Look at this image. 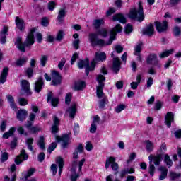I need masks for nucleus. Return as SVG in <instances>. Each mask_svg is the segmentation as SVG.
Wrapping results in <instances>:
<instances>
[{"label": "nucleus", "mask_w": 181, "mask_h": 181, "mask_svg": "<svg viewBox=\"0 0 181 181\" xmlns=\"http://www.w3.org/2000/svg\"><path fill=\"white\" fill-rule=\"evenodd\" d=\"M122 32V27L121 24H117L116 26L110 31V37L108 43L105 44V41L103 39H98V35L102 36V37H107L108 36V31L105 28H101L98 30L97 33H91L88 35V41L90 45L95 46H105L112 45V41L115 40V36L117 33H121Z\"/></svg>", "instance_id": "obj_1"}, {"label": "nucleus", "mask_w": 181, "mask_h": 181, "mask_svg": "<svg viewBox=\"0 0 181 181\" xmlns=\"http://www.w3.org/2000/svg\"><path fill=\"white\" fill-rule=\"evenodd\" d=\"M156 29L158 33H163V32H166L168 30V23L166 21H156Z\"/></svg>", "instance_id": "obj_10"}, {"label": "nucleus", "mask_w": 181, "mask_h": 181, "mask_svg": "<svg viewBox=\"0 0 181 181\" xmlns=\"http://www.w3.org/2000/svg\"><path fill=\"white\" fill-rule=\"evenodd\" d=\"M37 145L39 146V148H40L42 150L45 149V148H46V146L45 145V136H40Z\"/></svg>", "instance_id": "obj_37"}, {"label": "nucleus", "mask_w": 181, "mask_h": 181, "mask_svg": "<svg viewBox=\"0 0 181 181\" xmlns=\"http://www.w3.org/2000/svg\"><path fill=\"white\" fill-rule=\"evenodd\" d=\"M93 148V144H91V142L90 141H87L86 142V145L85 146V149H86V151H92Z\"/></svg>", "instance_id": "obj_62"}, {"label": "nucleus", "mask_w": 181, "mask_h": 181, "mask_svg": "<svg viewBox=\"0 0 181 181\" xmlns=\"http://www.w3.org/2000/svg\"><path fill=\"white\" fill-rule=\"evenodd\" d=\"M124 110H125V105L124 104L119 105L115 107V111L117 114H119V112L124 111Z\"/></svg>", "instance_id": "obj_49"}, {"label": "nucleus", "mask_w": 181, "mask_h": 181, "mask_svg": "<svg viewBox=\"0 0 181 181\" xmlns=\"http://www.w3.org/2000/svg\"><path fill=\"white\" fill-rule=\"evenodd\" d=\"M111 165V168L112 170H118V163L115 162V158L114 157H109L108 159L106 160L105 168V169H108L110 168V165Z\"/></svg>", "instance_id": "obj_8"}, {"label": "nucleus", "mask_w": 181, "mask_h": 181, "mask_svg": "<svg viewBox=\"0 0 181 181\" xmlns=\"http://www.w3.org/2000/svg\"><path fill=\"white\" fill-rule=\"evenodd\" d=\"M56 163L57 165H59V175H62V172H63V166H64V162H63V158L62 157H58L56 158Z\"/></svg>", "instance_id": "obj_32"}, {"label": "nucleus", "mask_w": 181, "mask_h": 181, "mask_svg": "<svg viewBox=\"0 0 181 181\" xmlns=\"http://www.w3.org/2000/svg\"><path fill=\"white\" fill-rule=\"evenodd\" d=\"M36 172V169L35 168H30L28 171L27 174L24 175L25 179L27 180L28 177H30Z\"/></svg>", "instance_id": "obj_47"}, {"label": "nucleus", "mask_w": 181, "mask_h": 181, "mask_svg": "<svg viewBox=\"0 0 181 181\" xmlns=\"http://www.w3.org/2000/svg\"><path fill=\"white\" fill-rule=\"evenodd\" d=\"M46 63H47V56L42 55L40 58V65H41L42 67H45Z\"/></svg>", "instance_id": "obj_38"}, {"label": "nucleus", "mask_w": 181, "mask_h": 181, "mask_svg": "<svg viewBox=\"0 0 181 181\" xmlns=\"http://www.w3.org/2000/svg\"><path fill=\"white\" fill-rule=\"evenodd\" d=\"M104 23V19H96L93 21V25L95 29H98Z\"/></svg>", "instance_id": "obj_40"}, {"label": "nucleus", "mask_w": 181, "mask_h": 181, "mask_svg": "<svg viewBox=\"0 0 181 181\" xmlns=\"http://www.w3.org/2000/svg\"><path fill=\"white\" fill-rule=\"evenodd\" d=\"M16 117L18 121H25L28 117V111L24 109H21L17 112Z\"/></svg>", "instance_id": "obj_18"}, {"label": "nucleus", "mask_w": 181, "mask_h": 181, "mask_svg": "<svg viewBox=\"0 0 181 181\" xmlns=\"http://www.w3.org/2000/svg\"><path fill=\"white\" fill-rule=\"evenodd\" d=\"M96 81H98V87H105V76L102 74L97 75Z\"/></svg>", "instance_id": "obj_26"}, {"label": "nucleus", "mask_w": 181, "mask_h": 181, "mask_svg": "<svg viewBox=\"0 0 181 181\" xmlns=\"http://www.w3.org/2000/svg\"><path fill=\"white\" fill-rule=\"evenodd\" d=\"M7 100L10 104V107L12 110H16V104L15 103V99L12 95H7Z\"/></svg>", "instance_id": "obj_29"}, {"label": "nucleus", "mask_w": 181, "mask_h": 181, "mask_svg": "<svg viewBox=\"0 0 181 181\" xmlns=\"http://www.w3.org/2000/svg\"><path fill=\"white\" fill-rule=\"evenodd\" d=\"M28 159H29V155L26 153V151L25 149H22L20 154L15 158V163L16 165H21L23 160H28Z\"/></svg>", "instance_id": "obj_7"}, {"label": "nucleus", "mask_w": 181, "mask_h": 181, "mask_svg": "<svg viewBox=\"0 0 181 181\" xmlns=\"http://www.w3.org/2000/svg\"><path fill=\"white\" fill-rule=\"evenodd\" d=\"M112 69L115 73H118L121 69V59L118 57L113 58Z\"/></svg>", "instance_id": "obj_15"}, {"label": "nucleus", "mask_w": 181, "mask_h": 181, "mask_svg": "<svg viewBox=\"0 0 181 181\" xmlns=\"http://www.w3.org/2000/svg\"><path fill=\"white\" fill-rule=\"evenodd\" d=\"M132 25L131 24H127L126 27L124 28V32L125 33H131L132 32Z\"/></svg>", "instance_id": "obj_58"}, {"label": "nucleus", "mask_w": 181, "mask_h": 181, "mask_svg": "<svg viewBox=\"0 0 181 181\" xmlns=\"http://www.w3.org/2000/svg\"><path fill=\"white\" fill-rule=\"evenodd\" d=\"M25 144L29 151H30L31 152H33V147L32 146V145H33V138L27 139L25 141Z\"/></svg>", "instance_id": "obj_35"}, {"label": "nucleus", "mask_w": 181, "mask_h": 181, "mask_svg": "<svg viewBox=\"0 0 181 181\" xmlns=\"http://www.w3.org/2000/svg\"><path fill=\"white\" fill-rule=\"evenodd\" d=\"M26 75L29 78L33 76V68L28 67L25 69Z\"/></svg>", "instance_id": "obj_51"}, {"label": "nucleus", "mask_w": 181, "mask_h": 181, "mask_svg": "<svg viewBox=\"0 0 181 181\" xmlns=\"http://www.w3.org/2000/svg\"><path fill=\"white\" fill-rule=\"evenodd\" d=\"M96 88V95L98 98H104V97H107L105 96V94H104V91H103L104 86H97Z\"/></svg>", "instance_id": "obj_30"}, {"label": "nucleus", "mask_w": 181, "mask_h": 181, "mask_svg": "<svg viewBox=\"0 0 181 181\" xmlns=\"http://www.w3.org/2000/svg\"><path fill=\"white\" fill-rule=\"evenodd\" d=\"M11 180L9 178L8 175L4 176V181H16V173H15V170H16V165L15 164H13L11 167Z\"/></svg>", "instance_id": "obj_16"}, {"label": "nucleus", "mask_w": 181, "mask_h": 181, "mask_svg": "<svg viewBox=\"0 0 181 181\" xmlns=\"http://www.w3.org/2000/svg\"><path fill=\"white\" fill-rule=\"evenodd\" d=\"M148 160H149L148 173H150L151 176H153V175H155V165L152 164V160L154 165L158 166V165H160V162H162V155L159 154L156 156L150 155L148 156Z\"/></svg>", "instance_id": "obj_5"}, {"label": "nucleus", "mask_w": 181, "mask_h": 181, "mask_svg": "<svg viewBox=\"0 0 181 181\" xmlns=\"http://www.w3.org/2000/svg\"><path fill=\"white\" fill-rule=\"evenodd\" d=\"M31 132V134H36L37 132H39L40 131V127L38 126L33 127L30 129H28Z\"/></svg>", "instance_id": "obj_54"}, {"label": "nucleus", "mask_w": 181, "mask_h": 181, "mask_svg": "<svg viewBox=\"0 0 181 181\" xmlns=\"http://www.w3.org/2000/svg\"><path fill=\"white\" fill-rule=\"evenodd\" d=\"M173 53V49L167 50L160 54V59H163L165 57H168V56H169L170 54H172Z\"/></svg>", "instance_id": "obj_46"}, {"label": "nucleus", "mask_w": 181, "mask_h": 181, "mask_svg": "<svg viewBox=\"0 0 181 181\" xmlns=\"http://www.w3.org/2000/svg\"><path fill=\"white\" fill-rule=\"evenodd\" d=\"M164 162L166 163L168 168H170L173 165V162L172 161V159H170V157L168 154L165 156Z\"/></svg>", "instance_id": "obj_42"}, {"label": "nucleus", "mask_w": 181, "mask_h": 181, "mask_svg": "<svg viewBox=\"0 0 181 181\" xmlns=\"http://www.w3.org/2000/svg\"><path fill=\"white\" fill-rule=\"evenodd\" d=\"M66 112H69L70 118H74L76 116V112H77V105L74 104L70 107L67 110Z\"/></svg>", "instance_id": "obj_25"}, {"label": "nucleus", "mask_w": 181, "mask_h": 181, "mask_svg": "<svg viewBox=\"0 0 181 181\" xmlns=\"http://www.w3.org/2000/svg\"><path fill=\"white\" fill-rule=\"evenodd\" d=\"M64 64H66V59L62 58L58 64V68L60 70H63V67H64Z\"/></svg>", "instance_id": "obj_56"}, {"label": "nucleus", "mask_w": 181, "mask_h": 181, "mask_svg": "<svg viewBox=\"0 0 181 181\" xmlns=\"http://www.w3.org/2000/svg\"><path fill=\"white\" fill-rule=\"evenodd\" d=\"M77 165V161H74L73 163V167L71 169V181H77V179L80 177V175L76 173V169L74 168Z\"/></svg>", "instance_id": "obj_20"}, {"label": "nucleus", "mask_w": 181, "mask_h": 181, "mask_svg": "<svg viewBox=\"0 0 181 181\" xmlns=\"http://www.w3.org/2000/svg\"><path fill=\"white\" fill-rule=\"evenodd\" d=\"M52 81L51 82L52 86H59L62 83V75L56 71H53L52 73Z\"/></svg>", "instance_id": "obj_9"}, {"label": "nucleus", "mask_w": 181, "mask_h": 181, "mask_svg": "<svg viewBox=\"0 0 181 181\" xmlns=\"http://www.w3.org/2000/svg\"><path fill=\"white\" fill-rule=\"evenodd\" d=\"M53 119V125L51 128V131L52 134H57L59 132V127L60 125V119L57 118V117L54 116L52 117Z\"/></svg>", "instance_id": "obj_13"}, {"label": "nucleus", "mask_w": 181, "mask_h": 181, "mask_svg": "<svg viewBox=\"0 0 181 181\" xmlns=\"http://www.w3.org/2000/svg\"><path fill=\"white\" fill-rule=\"evenodd\" d=\"M155 32V27L153 24H149L146 28L143 29V35H146L147 36H152Z\"/></svg>", "instance_id": "obj_19"}, {"label": "nucleus", "mask_w": 181, "mask_h": 181, "mask_svg": "<svg viewBox=\"0 0 181 181\" xmlns=\"http://www.w3.org/2000/svg\"><path fill=\"white\" fill-rule=\"evenodd\" d=\"M51 172L54 176L56 175V173H57V165L56 164H52L51 165Z\"/></svg>", "instance_id": "obj_63"}, {"label": "nucleus", "mask_w": 181, "mask_h": 181, "mask_svg": "<svg viewBox=\"0 0 181 181\" xmlns=\"http://www.w3.org/2000/svg\"><path fill=\"white\" fill-rule=\"evenodd\" d=\"M57 142H62V146L64 149L67 148V146L70 144V136L68 134H63L62 136H55Z\"/></svg>", "instance_id": "obj_6"}, {"label": "nucleus", "mask_w": 181, "mask_h": 181, "mask_svg": "<svg viewBox=\"0 0 181 181\" xmlns=\"http://www.w3.org/2000/svg\"><path fill=\"white\" fill-rule=\"evenodd\" d=\"M43 86H45L43 78L39 77L37 81L35 83L34 90L35 93H40V91L43 90Z\"/></svg>", "instance_id": "obj_12"}, {"label": "nucleus", "mask_w": 181, "mask_h": 181, "mask_svg": "<svg viewBox=\"0 0 181 181\" xmlns=\"http://www.w3.org/2000/svg\"><path fill=\"white\" fill-rule=\"evenodd\" d=\"M146 149L147 152H152L153 151V144L149 140L146 141Z\"/></svg>", "instance_id": "obj_39"}, {"label": "nucleus", "mask_w": 181, "mask_h": 181, "mask_svg": "<svg viewBox=\"0 0 181 181\" xmlns=\"http://www.w3.org/2000/svg\"><path fill=\"white\" fill-rule=\"evenodd\" d=\"M35 32H36V28H33L31 30H30V32L28 33V35H27V37L24 43L22 42V37H17L15 45L16 47L18 49V50L25 53V52H26L25 47H30V46L34 45Z\"/></svg>", "instance_id": "obj_3"}, {"label": "nucleus", "mask_w": 181, "mask_h": 181, "mask_svg": "<svg viewBox=\"0 0 181 181\" xmlns=\"http://www.w3.org/2000/svg\"><path fill=\"white\" fill-rule=\"evenodd\" d=\"M8 28L6 26H4L3 28V30H1V33H0V42L2 45H4V43H6V35H8Z\"/></svg>", "instance_id": "obj_22"}, {"label": "nucleus", "mask_w": 181, "mask_h": 181, "mask_svg": "<svg viewBox=\"0 0 181 181\" xmlns=\"http://www.w3.org/2000/svg\"><path fill=\"white\" fill-rule=\"evenodd\" d=\"M108 104V98L104 97L99 101V108L104 110L105 105Z\"/></svg>", "instance_id": "obj_33"}, {"label": "nucleus", "mask_w": 181, "mask_h": 181, "mask_svg": "<svg viewBox=\"0 0 181 181\" xmlns=\"http://www.w3.org/2000/svg\"><path fill=\"white\" fill-rule=\"evenodd\" d=\"M130 19H137L139 22H142L145 17L144 16V8L142 7V2L139 3V9L133 8L130 11L129 14Z\"/></svg>", "instance_id": "obj_4"}, {"label": "nucleus", "mask_w": 181, "mask_h": 181, "mask_svg": "<svg viewBox=\"0 0 181 181\" xmlns=\"http://www.w3.org/2000/svg\"><path fill=\"white\" fill-rule=\"evenodd\" d=\"M16 25L19 30H25V21L19 17H16Z\"/></svg>", "instance_id": "obj_24"}, {"label": "nucleus", "mask_w": 181, "mask_h": 181, "mask_svg": "<svg viewBox=\"0 0 181 181\" xmlns=\"http://www.w3.org/2000/svg\"><path fill=\"white\" fill-rule=\"evenodd\" d=\"M41 25H42L45 27L49 25V20L47 19V18L46 17L42 18L41 21Z\"/></svg>", "instance_id": "obj_64"}, {"label": "nucleus", "mask_w": 181, "mask_h": 181, "mask_svg": "<svg viewBox=\"0 0 181 181\" xmlns=\"http://www.w3.org/2000/svg\"><path fill=\"white\" fill-rule=\"evenodd\" d=\"M21 90L24 91L26 95H32V90H30V83L27 80L21 81Z\"/></svg>", "instance_id": "obj_11"}, {"label": "nucleus", "mask_w": 181, "mask_h": 181, "mask_svg": "<svg viewBox=\"0 0 181 181\" xmlns=\"http://www.w3.org/2000/svg\"><path fill=\"white\" fill-rule=\"evenodd\" d=\"M144 44L142 42H137L136 46L134 47V55H139L141 54V52H142V45Z\"/></svg>", "instance_id": "obj_31"}, {"label": "nucleus", "mask_w": 181, "mask_h": 181, "mask_svg": "<svg viewBox=\"0 0 181 181\" xmlns=\"http://www.w3.org/2000/svg\"><path fill=\"white\" fill-rule=\"evenodd\" d=\"M18 101L19 105H21L22 107L28 105V104H29V102L25 98L20 97L18 98Z\"/></svg>", "instance_id": "obj_43"}, {"label": "nucleus", "mask_w": 181, "mask_h": 181, "mask_svg": "<svg viewBox=\"0 0 181 181\" xmlns=\"http://www.w3.org/2000/svg\"><path fill=\"white\" fill-rule=\"evenodd\" d=\"M73 46L74 49L77 50L78 47H80V40L79 39H76L73 41Z\"/></svg>", "instance_id": "obj_59"}, {"label": "nucleus", "mask_w": 181, "mask_h": 181, "mask_svg": "<svg viewBox=\"0 0 181 181\" xmlns=\"http://www.w3.org/2000/svg\"><path fill=\"white\" fill-rule=\"evenodd\" d=\"M28 63V57H23L17 59L16 64L18 67H22V66H25Z\"/></svg>", "instance_id": "obj_28"}, {"label": "nucleus", "mask_w": 181, "mask_h": 181, "mask_svg": "<svg viewBox=\"0 0 181 181\" xmlns=\"http://www.w3.org/2000/svg\"><path fill=\"white\" fill-rule=\"evenodd\" d=\"M90 132L91 134H95L97 132V124L92 123L90 124Z\"/></svg>", "instance_id": "obj_53"}, {"label": "nucleus", "mask_w": 181, "mask_h": 181, "mask_svg": "<svg viewBox=\"0 0 181 181\" xmlns=\"http://www.w3.org/2000/svg\"><path fill=\"white\" fill-rule=\"evenodd\" d=\"M64 36V33L63 31L60 30V31H59L56 39L58 42H60L63 40Z\"/></svg>", "instance_id": "obj_55"}, {"label": "nucleus", "mask_w": 181, "mask_h": 181, "mask_svg": "<svg viewBox=\"0 0 181 181\" xmlns=\"http://www.w3.org/2000/svg\"><path fill=\"white\" fill-rule=\"evenodd\" d=\"M175 121V115L172 112H167L165 116V122L168 128H170L172 126V122Z\"/></svg>", "instance_id": "obj_14"}, {"label": "nucleus", "mask_w": 181, "mask_h": 181, "mask_svg": "<svg viewBox=\"0 0 181 181\" xmlns=\"http://www.w3.org/2000/svg\"><path fill=\"white\" fill-rule=\"evenodd\" d=\"M54 8H56V2L49 1L47 4V8L49 11H54Z\"/></svg>", "instance_id": "obj_50"}, {"label": "nucleus", "mask_w": 181, "mask_h": 181, "mask_svg": "<svg viewBox=\"0 0 181 181\" xmlns=\"http://www.w3.org/2000/svg\"><path fill=\"white\" fill-rule=\"evenodd\" d=\"M79 131H80V126L78 125V124L75 123L74 125V135H78Z\"/></svg>", "instance_id": "obj_60"}, {"label": "nucleus", "mask_w": 181, "mask_h": 181, "mask_svg": "<svg viewBox=\"0 0 181 181\" xmlns=\"http://www.w3.org/2000/svg\"><path fill=\"white\" fill-rule=\"evenodd\" d=\"M112 21H119L120 23H127V18L122 13H117L113 16Z\"/></svg>", "instance_id": "obj_23"}, {"label": "nucleus", "mask_w": 181, "mask_h": 181, "mask_svg": "<svg viewBox=\"0 0 181 181\" xmlns=\"http://www.w3.org/2000/svg\"><path fill=\"white\" fill-rule=\"evenodd\" d=\"M51 101L52 107H57L59 104V98H53V93L49 92L47 94V102Z\"/></svg>", "instance_id": "obj_17"}, {"label": "nucleus", "mask_w": 181, "mask_h": 181, "mask_svg": "<svg viewBox=\"0 0 181 181\" xmlns=\"http://www.w3.org/2000/svg\"><path fill=\"white\" fill-rule=\"evenodd\" d=\"M71 97H72V95L71 93H68L66 94V96L65 98V103L66 104H70L71 101Z\"/></svg>", "instance_id": "obj_61"}, {"label": "nucleus", "mask_w": 181, "mask_h": 181, "mask_svg": "<svg viewBox=\"0 0 181 181\" xmlns=\"http://www.w3.org/2000/svg\"><path fill=\"white\" fill-rule=\"evenodd\" d=\"M86 87V83L84 81H78L75 83V90H83Z\"/></svg>", "instance_id": "obj_36"}, {"label": "nucleus", "mask_w": 181, "mask_h": 181, "mask_svg": "<svg viewBox=\"0 0 181 181\" xmlns=\"http://www.w3.org/2000/svg\"><path fill=\"white\" fill-rule=\"evenodd\" d=\"M107 59V54L105 52H95V59L90 62L88 59L85 60H81L78 62V66L79 69H83L85 67L86 76H88V73L90 71H93L94 69H95V64H97V62H105Z\"/></svg>", "instance_id": "obj_2"}, {"label": "nucleus", "mask_w": 181, "mask_h": 181, "mask_svg": "<svg viewBox=\"0 0 181 181\" xmlns=\"http://www.w3.org/2000/svg\"><path fill=\"white\" fill-rule=\"evenodd\" d=\"M16 129L15 127H11L8 132H6V133H4L3 134V138L4 139H8V138H9V136H12V135H13V133L15 132Z\"/></svg>", "instance_id": "obj_34"}, {"label": "nucleus", "mask_w": 181, "mask_h": 181, "mask_svg": "<svg viewBox=\"0 0 181 181\" xmlns=\"http://www.w3.org/2000/svg\"><path fill=\"white\" fill-rule=\"evenodd\" d=\"M57 147V144L55 142L52 143L48 147L47 152L52 153Z\"/></svg>", "instance_id": "obj_48"}, {"label": "nucleus", "mask_w": 181, "mask_h": 181, "mask_svg": "<svg viewBox=\"0 0 181 181\" xmlns=\"http://www.w3.org/2000/svg\"><path fill=\"white\" fill-rule=\"evenodd\" d=\"M9 74V68L5 67L1 71V74L0 76V83L4 84L5 81H6V77H8V74Z\"/></svg>", "instance_id": "obj_21"}, {"label": "nucleus", "mask_w": 181, "mask_h": 181, "mask_svg": "<svg viewBox=\"0 0 181 181\" xmlns=\"http://www.w3.org/2000/svg\"><path fill=\"white\" fill-rule=\"evenodd\" d=\"M64 16H66V11H64V9H61L57 16L59 22H63V18H64Z\"/></svg>", "instance_id": "obj_41"}, {"label": "nucleus", "mask_w": 181, "mask_h": 181, "mask_svg": "<svg viewBox=\"0 0 181 181\" xmlns=\"http://www.w3.org/2000/svg\"><path fill=\"white\" fill-rule=\"evenodd\" d=\"M9 159V154L7 152H4L1 154V162H6Z\"/></svg>", "instance_id": "obj_57"}, {"label": "nucleus", "mask_w": 181, "mask_h": 181, "mask_svg": "<svg viewBox=\"0 0 181 181\" xmlns=\"http://www.w3.org/2000/svg\"><path fill=\"white\" fill-rule=\"evenodd\" d=\"M180 173H170V177L171 180H175V179H178V177H180Z\"/></svg>", "instance_id": "obj_52"}, {"label": "nucleus", "mask_w": 181, "mask_h": 181, "mask_svg": "<svg viewBox=\"0 0 181 181\" xmlns=\"http://www.w3.org/2000/svg\"><path fill=\"white\" fill-rule=\"evenodd\" d=\"M158 170L160 172L159 180H163L164 179H166V176H168V170L166 168L161 166L158 168Z\"/></svg>", "instance_id": "obj_27"}, {"label": "nucleus", "mask_w": 181, "mask_h": 181, "mask_svg": "<svg viewBox=\"0 0 181 181\" xmlns=\"http://www.w3.org/2000/svg\"><path fill=\"white\" fill-rule=\"evenodd\" d=\"M180 33H181L180 27L176 25L173 28V35H174V36H180Z\"/></svg>", "instance_id": "obj_44"}, {"label": "nucleus", "mask_w": 181, "mask_h": 181, "mask_svg": "<svg viewBox=\"0 0 181 181\" xmlns=\"http://www.w3.org/2000/svg\"><path fill=\"white\" fill-rule=\"evenodd\" d=\"M156 60V54H151L149 55V57L147 58V63L148 64H152L153 62Z\"/></svg>", "instance_id": "obj_45"}]
</instances>
